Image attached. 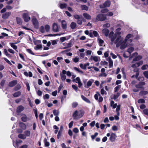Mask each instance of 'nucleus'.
<instances>
[{"label":"nucleus","instance_id":"f257e3e1","mask_svg":"<svg viewBox=\"0 0 148 148\" xmlns=\"http://www.w3.org/2000/svg\"><path fill=\"white\" fill-rule=\"evenodd\" d=\"M80 113L78 114V112L77 110H75L73 113L72 116L74 119H79L82 117L84 114V112L83 111L81 110Z\"/></svg>","mask_w":148,"mask_h":148},{"label":"nucleus","instance_id":"f03ea898","mask_svg":"<svg viewBox=\"0 0 148 148\" xmlns=\"http://www.w3.org/2000/svg\"><path fill=\"white\" fill-rule=\"evenodd\" d=\"M96 19L98 21H102L106 20V16L104 14H99L97 16Z\"/></svg>","mask_w":148,"mask_h":148},{"label":"nucleus","instance_id":"7ed1b4c3","mask_svg":"<svg viewBox=\"0 0 148 148\" xmlns=\"http://www.w3.org/2000/svg\"><path fill=\"white\" fill-rule=\"evenodd\" d=\"M122 40L121 38V36H118L114 41V43L116 44V47H119L122 43Z\"/></svg>","mask_w":148,"mask_h":148},{"label":"nucleus","instance_id":"20e7f679","mask_svg":"<svg viewBox=\"0 0 148 148\" xmlns=\"http://www.w3.org/2000/svg\"><path fill=\"white\" fill-rule=\"evenodd\" d=\"M23 18L25 22H28L31 19L30 17L29 16L27 13H24L23 14Z\"/></svg>","mask_w":148,"mask_h":148},{"label":"nucleus","instance_id":"39448f33","mask_svg":"<svg viewBox=\"0 0 148 148\" xmlns=\"http://www.w3.org/2000/svg\"><path fill=\"white\" fill-rule=\"evenodd\" d=\"M145 84V82H139L138 84H136L135 87L137 88H140L143 90L144 89V88L143 86Z\"/></svg>","mask_w":148,"mask_h":148},{"label":"nucleus","instance_id":"423d86ee","mask_svg":"<svg viewBox=\"0 0 148 148\" xmlns=\"http://www.w3.org/2000/svg\"><path fill=\"white\" fill-rule=\"evenodd\" d=\"M32 22L34 27L36 29L38 28V23L36 18H33L32 19Z\"/></svg>","mask_w":148,"mask_h":148},{"label":"nucleus","instance_id":"0eeeda50","mask_svg":"<svg viewBox=\"0 0 148 148\" xmlns=\"http://www.w3.org/2000/svg\"><path fill=\"white\" fill-rule=\"evenodd\" d=\"M52 30L54 32H57L59 31L58 25L57 23H54L52 25Z\"/></svg>","mask_w":148,"mask_h":148},{"label":"nucleus","instance_id":"6e6552de","mask_svg":"<svg viewBox=\"0 0 148 148\" xmlns=\"http://www.w3.org/2000/svg\"><path fill=\"white\" fill-rule=\"evenodd\" d=\"M117 136L116 134L113 133H111L110 136L109 138V140L112 142H115Z\"/></svg>","mask_w":148,"mask_h":148},{"label":"nucleus","instance_id":"1a4fd4ad","mask_svg":"<svg viewBox=\"0 0 148 148\" xmlns=\"http://www.w3.org/2000/svg\"><path fill=\"white\" fill-rule=\"evenodd\" d=\"M143 64V62L142 60L136 63L135 64H132L131 67L132 68H136L139 66L140 65H142Z\"/></svg>","mask_w":148,"mask_h":148},{"label":"nucleus","instance_id":"9d476101","mask_svg":"<svg viewBox=\"0 0 148 148\" xmlns=\"http://www.w3.org/2000/svg\"><path fill=\"white\" fill-rule=\"evenodd\" d=\"M110 2L109 1H107L103 4V5H101L100 8H103L104 7H109L110 5Z\"/></svg>","mask_w":148,"mask_h":148},{"label":"nucleus","instance_id":"9b49d317","mask_svg":"<svg viewBox=\"0 0 148 148\" xmlns=\"http://www.w3.org/2000/svg\"><path fill=\"white\" fill-rule=\"evenodd\" d=\"M11 14V12H7L3 14L2 18L3 19H6L10 16Z\"/></svg>","mask_w":148,"mask_h":148},{"label":"nucleus","instance_id":"f8f14e48","mask_svg":"<svg viewBox=\"0 0 148 148\" xmlns=\"http://www.w3.org/2000/svg\"><path fill=\"white\" fill-rule=\"evenodd\" d=\"M94 80L92 79H90L87 83L86 85L84 86V87L86 88H88V87L91 86L92 84V83L93 82Z\"/></svg>","mask_w":148,"mask_h":148},{"label":"nucleus","instance_id":"ddd939ff","mask_svg":"<svg viewBox=\"0 0 148 148\" xmlns=\"http://www.w3.org/2000/svg\"><path fill=\"white\" fill-rule=\"evenodd\" d=\"M122 42L120 48L121 49H123L127 47V45L126 44V42H125V41L124 40L122 41Z\"/></svg>","mask_w":148,"mask_h":148},{"label":"nucleus","instance_id":"4468645a","mask_svg":"<svg viewBox=\"0 0 148 148\" xmlns=\"http://www.w3.org/2000/svg\"><path fill=\"white\" fill-rule=\"evenodd\" d=\"M24 110V107L22 105L19 106L17 108L16 112L18 113H20L23 111Z\"/></svg>","mask_w":148,"mask_h":148},{"label":"nucleus","instance_id":"2eb2a0df","mask_svg":"<svg viewBox=\"0 0 148 148\" xmlns=\"http://www.w3.org/2000/svg\"><path fill=\"white\" fill-rule=\"evenodd\" d=\"M17 80H15L12 81L10 82L8 84V86L10 87L14 86L17 84Z\"/></svg>","mask_w":148,"mask_h":148},{"label":"nucleus","instance_id":"dca6fc26","mask_svg":"<svg viewBox=\"0 0 148 148\" xmlns=\"http://www.w3.org/2000/svg\"><path fill=\"white\" fill-rule=\"evenodd\" d=\"M102 32L103 34H104L106 37H107L108 36V34L110 31L108 29L104 28L102 30Z\"/></svg>","mask_w":148,"mask_h":148},{"label":"nucleus","instance_id":"f3484780","mask_svg":"<svg viewBox=\"0 0 148 148\" xmlns=\"http://www.w3.org/2000/svg\"><path fill=\"white\" fill-rule=\"evenodd\" d=\"M142 57L141 56L138 55L136 57L134 58L132 61V63H133L135 61H139L141 60V59H142Z\"/></svg>","mask_w":148,"mask_h":148},{"label":"nucleus","instance_id":"a211bd4d","mask_svg":"<svg viewBox=\"0 0 148 148\" xmlns=\"http://www.w3.org/2000/svg\"><path fill=\"white\" fill-rule=\"evenodd\" d=\"M62 27L64 29H65L67 28L66 23L64 20L62 21Z\"/></svg>","mask_w":148,"mask_h":148},{"label":"nucleus","instance_id":"6ab92c4d","mask_svg":"<svg viewBox=\"0 0 148 148\" xmlns=\"http://www.w3.org/2000/svg\"><path fill=\"white\" fill-rule=\"evenodd\" d=\"M148 94V92L147 91L143 90H141L139 93L140 96H143L145 95Z\"/></svg>","mask_w":148,"mask_h":148},{"label":"nucleus","instance_id":"aec40b11","mask_svg":"<svg viewBox=\"0 0 148 148\" xmlns=\"http://www.w3.org/2000/svg\"><path fill=\"white\" fill-rule=\"evenodd\" d=\"M19 126L24 130L26 128V125L23 122H20L19 123Z\"/></svg>","mask_w":148,"mask_h":148},{"label":"nucleus","instance_id":"412c9836","mask_svg":"<svg viewBox=\"0 0 148 148\" xmlns=\"http://www.w3.org/2000/svg\"><path fill=\"white\" fill-rule=\"evenodd\" d=\"M83 16L86 19L88 20H90L91 19V16L88 14L86 13H84L83 14Z\"/></svg>","mask_w":148,"mask_h":148},{"label":"nucleus","instance_id":"4be33fe9","mask_svg":"<svg viewBox=\"0 0 148 148\" xmlns=\"http://www.w3.org/2000/svg\"><path fill=\"white\" fill-rule=\"evenodd\" d=\"M81 97L82 99L86 102L88 103H90V101L84 95H81Z\"/></svg>","mask_w":148,"mask_h":148},{"label":"nucleus","instance_id":"5701e85b","mask_svg":"<svg viewBox=\"0 0 148 148\" xmlns=\"http://www.w3.org/2000/svg\"><path fill=\"white\" fill-rule=\"evenodd\" d=\"M21 94V92L19 91L16 92L13 94V96L14 97H17L20 96Z\"/></svg>","mask_w":148,"mask_h":148},{"label":"nucleus","instance_id":"b1692460","mask_svg":"<svg viewBox=\"0 0 148 148\" xmlns=\"http://www.w3.org/2000/svg\"><path fill=\"white\" fill-rule=\"evenodd\" d=\"M24 135L25 136V137H29L30 135V132L29 130H26L24 132Z\"/></svg>","mask_w":148,"mask_h":148},{"label":"nucleus","instance_id":"393cba45","mask_svg":"<svg viewBox=\"0 0 148 148\" xmlns=\"http://www.w3.org/2000/svg\"><path fill=\"white\" fill-rule=\"evenodd\" d=\"M21 121L24 122H26L27 121V117L25 114H24V116L21 118Z\"/></svg>","mask_w":148,"mask_h":148},{"label":"nucleus","instance_id":"a878e982","mask_svg":"<svg viewBox=\"0 0 148 148\" xmlns=\"http://www.w3.org/2000/svg\"><path fill=\"white\" fill-rule=\"evenodd\" d=\"M108 61L109 63V66L110 68H111L113 66V62L112 60L110 57H109L108 58Z\"/></svg>","mask_w":148,"mask_h":148},{"label":"nucleus","instance_id":"bb28decb","mask_svg":"<svg viewBox=\"0 0 148 148\" xmlns=\"http://www.w3.org/2000/svg\"><path fill=\"white\" fill-rule=\"evenodd\" d=\"M18 137L19 138L23 140L25 139L26 138V137H25V136L24 134H19L18 136Z\"/></svg>","mask_w":148,"mask_h":148},{"label":"nucleus","instance_id":"cd10ccee","mask_svg":"<svg viewBox=\"0 0 148 148\" xmlns=\"http://www.w3.org/2000/svg\"><path fill=\"white\" fill-rule=\"evenodd\" d=\"M76 24L74 22H72L70 25L71 28L72 29H75L76 27Z\"/></svg>","mask_w":148,"mask_h":148},{"label":"nucleus","instance_id":"c85d7f7f","mask_svg":"<svg viewBox=\"0 0 148 148\" xmlns=\"http://www.w3.org/2000/svg\"><path fill=\"white\" fill-rule=\"evenodd\" d=\"M11 47L13 48V49H15L16 51H17V50L16 49L17 48V46L14 44V43L13 42H10L9 43Z\"/></svg>","mask_w":148,"mask_h":148},{"label":"nucleus","instance_id":"c756f323","mask_svg":"<svg viewBox=\"0 0 148 148\" xmlns=\"http://www.w3.org/2000/svg\"><path fill=\"white\" fill-rule=\"evenodd\" d=\"M21 88V86L20 84L17 85L13 89L14 91H16L19 90Z\"/></svg>","mask_w":148,"mask_h":148},{"label":"nucleus","instance_id":"7c9ffc66","mask_svg":"<svg viewBox=\"0 0 148 148\" xmlns=\"http://www.w3.org/2000/svg\"><path fill=\"white\" fill-rule=\"evenodd\" d=\"M67 6V4L66 3H60V7L62 9L66 8Z\"/></svg>","mask_w":148,"mask_h":148},{"label":"nucleus","instance_id":"2f4dec72","mask_svg":"<svg viewBox=\"0 0 148 148\" xmlns=\"http://www.w3.org/2000/svg\"><path fill=\"white\" fill-rule=\"evenodd\" d=\"M16 20L17 24L20 25L22 24L21 19L20 18L17 17L16 18Z\"/></svg>","mask_w":148,"mask_h":148},{"label":"nucleus","instance_id":"473e14b6","mask_svg":"<svg viewBox=\"0 0 148 148\" xmlns=\"http://www.w3.org/2000/svg\"><path fill=\"white\" fill-rule=\"evenodd\" d=\"M42 47L41 45H38L34 48V49L36 50H37L39 49H42Z\"/></svg>","mask_w":148,"mask_h":148},{"label":"nucleus","instance_id":"72a5a7b5","mask_svg":"<svg viewBox=\"0 0 148 148\" xmlns=\"http://www.w3.org/2000/svg\"><path fill=\"white\" fill-rule=\"evenodd\" d=\"M121 87V85L117 86L114 88V92H118Z\"/></svg>","mask_w":148,"mask_h":148},{"label":"nucleus","instance_id":"f704fd0d","mask_svg":"<svg viewBox=\"0 0 148 148\" xmlns=\"http://www.w3.org/2000/svg\"><path fill=\"white\" fill-rule=\"evenodd\" d=\"M44 142L45 147H48L49 146L50 144L49 142L47 141L46 138H45L44 139Z\"/></svg>","mask_w":148,"mask_h":148},{"label":"nucleus","instance_id":"c9c22d12","mask_svg":"<svg viewBox=\"0 0 148 148\" xmlns=\"http://www.w3.org/2000/svg\"><path fill=\"white\" fill-rule=\"evenodd\" d=\"M81 8L82 10H84L86 11L88 10V7L85 5H81Z\"/></svg>","mask_w":148,"mask_h":148},{"label":"nucleus","instance_id":"e433bc0d","mask_svg":"<svg viewBox=\"0 0 148 148\" xmlns=\"http://www.w3.org/2000/svg\"><path fill=\"white\" fill-rule=\"evenodd\" d=\"M4 52L5 54L9 58H11L12 57L11 55L9 54L7 50L6 49H5L4 50Z\"/></svg>","mask_w":148,"mask_h":148},{"label":"nucleus","instance_id":"4c0bfd02","mask_svg":"<svg viewBox=\"0 0 148 148\" xmlns=\"http://www.w3.org/2000/svg\"><path fill=\"white\" fill-rule=\"evenodd\" d=\"M132 36V35L130 34H128L127 35L124 40L125 41V42H127L128 40Z\"/></svg>","mask_w":148,"mask_h":148},{"label":"nucleus","instance_id":"58836bf2","mask_svg":"<svg viewBox=\"0 0 148 148\" xmlns=\"http://www.w3.org/2000/svg\"><path fill=\"white\" fill-rule=\"evenodd\" d=\"M72 46V42L71 41L67 44L66 47H64V49L68 48L71 47Z\"/></svg>","mask_w":148,"mask_h":148},{"label":"nucleus","instance_id":"ea45409f","mask_svg":"<svg viewBox=\"0 0 148 148\" xmlns=\"http://www.w3.org/2000/svg\"><path fill=\"white\" fill-rule=\"evenodd\" d=\"M138 103H145V100L143 99H140L138 100Z\"/></svg>","mask_w":148,"mask_h":148},{"label":"nucleus","instance_id":"a19ab883","mask_svg":"<svg viewBox=\"0 0 148 148\" xmlns=\"http://www.w3.org/2000/svg\"><path fill=\"white\" fill-rule=\"evenodd\" d=\"M60 76L61 77V79H62V81H64L66 78V76L65 75H63L62 74L60 73Z\"/></svg>","mask_w":148,"mask_h":148},{"label":"nucleus","instance_id":"79ce46f5","mask_svg":"<svg viewBox=\"0 0 148 148\" xmlns=\"http://www.w3.org/2000/svg\"><path fill=\"white\" fill-rule=\"evenodd\" d=\"M53 113L55 116H58L59 114V112L56 110H54L53 111Z\"/></svg>","mask_w":148,"mask_h":148},{"label":"nucleus","instance_id":"37998d69","mask_svg":"<svg viewBox=\"0 0 148 148\" xmlns=\"http://www.w3.org/2000/svg\"><path fill=\"white\" fill-rule=\"evenodd\" d=\"M45 28L47 32H48L50 30V27L49 25H46L45 26Z\"/></svg>","mask_w":148,"mask_h":148},{"label":"nucleus","instance_id":"c03bdc74","mask_svg":"<svg viewBox=\"0 0 148 148\" xmlns=\"http://www.w3.org/2000/svg\"><path fill=\"white\" fill-rule=\"evenodd\" d=\"M27 100L29 102V105L30 107L32 108L34 106L33 103H32L30 98H28L27 99Z\"/></svg>","mask_w":148,"mask_h":148},{"label":"nucleus","instance_id":"a18cd8bd","mask_svg":"<svg viewBox=\"0 0 148 148\" xmlns=\"http://www.w3.org/2000/svg\"><path fill=\"white\" fill-rule=\"evenodd\" d=\"M120 93L118 92H117L116 95H114L113 96V99L114 100H116L117 99L119 96L120 95Z\"/></svg>","mask_w":148,"mask_h":148},{"label":"nucleus","instance_id":"49530a36","mask_svg":"<svg viewBox=\"0 0 148 148\" xmlns=\"http://www.w3.org/2000/svg\"><path fill=\"white\" fill-rule=\"evenodd\" d=\"M79 66L80 68L86 70V66L84 64L83 65L81 63L80 64Z\"/></svg>","mask_w":148,"mask_h":148},{"label":"nucleus","instance_id":"de8ad7c7","mask_svg":"<svg viewBox=\"0 0 148 148\" xmlns=\"http://www.w3.org/2000/svg\"><path fill=\"white\" fill-rule=\"evenodd\" d=\"M134 49L133 47H131L128 49L127 51L130 53L134 51Z\"/></svg>","mask_w":148,"mask_h":148},{"label":"nucleus","instance_id":"09e8293b","mask_svg":"<svg viewBox=\"0 0 148 148\" xmlns=\"http://www.w3.org/2000/svg\"><path fill=\"white\" fill-rule=\"evenodd\" d=\"M96 93H98V95L97 94H95V95H94V97H95V99L96 100H97L98 99V95L99 96H100V94L98 92H97Z\"/></svg>","mask_w":148,"mask_h":148},{"label":"nucleus","instance_id":"8fccbe9b","mask_svg":"<svg viewBox=\"0 0 148 148\" xmlns=\"http://www.w3.org/2000/svg\"><path fill=\"white\" fill-rule=\"evenodd\" d=\"M108 11V10L107 8H105L101 10V12L102 13H107Z\"/></svg>","mask_w":148,"mask_h":148},{"label":"nucleus","instance_id":"3c124183","mask_svg":"<svg viewBox=\"0 0 148 148\" xmlns=\"http://www.w3.org/2000/svg\"><path fill=\"white\" fill-rule=\"evenodd\" d=\"M73 17L75 19L77 20L80 19L81 18V16H80L79 15L77 14L74 15H73Z\"/></svg>","mask_w":148,"mask_h":148},{"label":"nucleus","instance_id":"603ef678","mask_svg":"<svg viewBox=\"0 0 148 148\" xmlns=\"http://www.w3.org/2000/svg\"><path fill=\"white\" fill-rule=\"evenodd\" d=\"M143 112L144 114L148 116V109H144L143 110Z\"/></svg>","mask_w":148,"mask_h":148},{"label":"nucleus","instance_id":"864d4df0","mask_svg":"<svg viewBox=\"0 0 148 148\" xmlns=\"http://www.w3.org/2000/svg\"><path fill=\"white\" fill-rule=\"evenodd\" d=\"M62 130H60L58 132V133L57 135V138L58 139H59L60 137H61L62 134Z\"/></svg>","mask_w":148,"mask_h":148},{"label":"nucleus","instance_id":"5fc2aeb1","mask_svg":"<svg viewBox=\"0 0 148 148\" xmlns=\"http://www.w3.org/2000/svg\"><path fill=\"white\" fill-rule=\"evenodd\" d=\"M40 31L42 33H44L45 32V28L43 26H42L40 28Z\"/></svg>","mask_w":148,"mask_h":148},{"label":"nucleus","instance_id":"6e6d98bb","mask_svg":"<svg viewBox=\"0 0 148 148\" xmlns=\"http://www.w3.org/2000/svg\"><path fill=\"white\" fill-rule=\"evenodd\" d=\"M92 33L93 35H94L95 37H97L99 35L98 32L96 31H93Z\"/></svg>","mask_w":148,"mask_h":148},{"label":"nucleus","instance_id":"4d7b16f0","mask_svg":"<svg viewBox=\"0 0 148 148\" xmlns=\"http://www.w3.org/2000/svg\"><path fill=\"white\" fill-rule=\"evenodd\" d=\"M95 62H97L98 61V58L97 56L91 57V58Z\"/></svg>","mask_w":148,"mask_h":148},{"label":"nucleus","instance_id":"13d9d810","mask_svg":"<svg viewBox=\"0 0 148 148\" xmlns=\"http://www.w3.org/2000/svg\"><path fill=\"white\" fill-rule=\"evenodd\" d=\"M78 105V103L76 102H73L72 104V107L73 108L76 107Z\"/></svg>","mask_w":148,"mask_h":148},{"label":"nucleus","instance_id":"bf43d9fd","mask_svg":"<svg viewBox=\"0 0 148 148\" xmlns=\"http://www.w3.org/2000/svg\"><path fill=\"white\" fill-rule=\"evenodd\" d=\"M33 110L34 112V113L35 114L36 117V119H37L38 118L37 110V109H34Z\"/></svg>","mask_w":148,"mask_h":148},{"label":"nucleus","instance_id":"052dcab7","mask_svg":"<svg viewBox=\"0 0 148 148\" xmlns=\"http://www.w3.org/2000/svg\"><path fill=\"white\" fill-rule=\"evenodd\" d=\"M148 67V65L147 64L144 65L141 67V69L143 70H145Z\"/></svg>","mask_w":148,"mask_h":148},{"label":"nucleus","instance_id":"680f3d73","mask_svg":"<svg viewBox=\"0 0 148 148\" xmlns=\"http://www.w3.org/2000/svg\"><path fill=\"white\" fill-rule=\"evenodd\" d=\"M72 87L73 89H74L76 91H77L78 89L77 87L74 84H73L72 85Z\"/></svg>","mask_w":148,"mask_h":148},{"label":"nucleus","instance_id":"e2e57ef3","mask_svg":"<svg viewBox=\"0 0 148 148\" xmlns=\"http://www.w3.org/2000/svg\"><path fill=\"white\" fill-rule=\"evenodd\" d=\"M77 23L80 25H81L82 24V22L81 19L77 20Z\"/></svg>","mask_w":148,"mask_h":148},{"label":"nucleus","instance_id":"0e129e2a","mask_svg":"<svg viewBox=\"0 0 148 148\" xmlns=\"http://www.w3.org/2000/svg\"><path fill=\"white\" fill-rule=\"evenodd\" d=\"M27 51L28 52L32 55H34V53L30 49H27Z\"/></svg>","mask_w":148,"mask_h":148},{"label":"nucleus","instance_id":"69168bd1","mask_svg":"<svg viewBox=\"0 0 148 148\" xmlns=\"http://www.w3.org/2000/svg\"><path fill=\"white\" fill-rule=\"evenodd\" d=\"M144 76L147 78L148 79V71H145L143 73Z\"/></svg>","mask_w":148,"mask_h":148},{"label":"nucleus","instance_id":"338daca9","mask_svg":"<svg viewBox=\"0 0 148 148\" xmlns=\"http://www.w3.org/2000/svg\"><path fill=\"white\" fill-rule=\"evenodd\" d=\"M110 55L111 56H112V58H113L114 59L116 58L117 57V56L116 55H115V54H114L112 52H111L110 53Z\"/></svg>","mask_w":148,"mask_h":148},{"label":"nucleus","instance_id":"774afa93","mask_svg":"<svg viewBox=\"0 0 148 148\" xmlns=\"http://www.w3.org/2000/svg\"><path fill=\"white\" fill-rule=\"evenodd\" d=\"M43 98L44 99H48L49 98V94H46L43 96Z\"/></svg>","mask_w":148,"mask_h":148}]
</instances>
